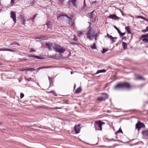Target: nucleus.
Wrapping results in <instances>:
<instances>
[{"mask_svg": "<svg viewBox=\"0 0 148 148\" xmlns=\"http://www.w3.org/2000/svg\"><path fill=\"white\" fill-rule=\"evenodd\" d=\"M97 36V34L95 30L90 29L87 33V38L90 40L95 38V40H97L96 37Z\"/></svg>", "mask_w": 148, "mask_h": 148, "instance_id": "nucleus-1", "label": "nucleus"}, {"mask_svg": "<svg viewBox=\"0 0 148 148\" xmlns=\"http://www.w3.org/2000/svg\"><path fill=\"white\" fill-rule=\"evenodd\" d=\"M131 87L129 83L125 82L124 83H119L117 84L114 87V89H117L121 88H126L129 89Z\"/></svg>", "mask_w": 148, "mask_h": 148, "instance_id": "nucleus-2", "label": "nucleus"}, {"mask_svg": "<svg viewBox=\"0 0 148 148\" xmlns=\"http://www.w3.org/2000/svg\"><path fill=\"white\" fill-rule=\"evenodd\" d=\"M60 17L62 19L66 20L67 23L70 26H73V22L72 19L71 18L69 17L67 15L61 14L60 15Z\"/></svg>", "mask_w": 148, "mask_h": 148, "instance_id": "nucleus-3", "label": "nucleus"}, {"mask_svg": "<svg viewBox=\"0 0 148 148\" xmlns=\"http://www.w3.org/2000/svg\"><path fill=\"white\" fill-rule=\"evenodd\" d=\"M53 48L55 51L60 53H63L65 51V49L59 45L54 44L53 46Z\"/></svg>", "mask_w": 148, "mask_h": 148, "instance_id": "nucleus-4", "label": "nucleus"}, {"mask_svg": "<svg viewBox=\"0 0 148 148\" xmlns=\"http://www.w3.org/2000/svg\"><path fill=\"white\" fill-rule=\"evenodd\" d=\"M105 123L102 122L100 121H99L95 122V129L97 130H102V125L103 124H104Z\"/></svg>", "mask_w": 148, "mask_h": 148, "instance_id": "nucleus-5", "label": "nucleus"}, {"mask_svg": "<svg viewBox=\"0 0 148 148\" xmlns=\"http://www.w3.org/2000/svg\"><path fill=\"white\" fill-rule=\"evenodd\" d=\"M11 17L13 19L14 23H15L16 22V15L14 12H11L10 13Z\"/></svg>", "mask_w": 148, "mask_h": 148, "instance_id": "nucleus-6", "label": "nucleus"}, {"mask_svg": "<svg viewBox=\"0 0 148 148\" xmlns=\"http://www.w3.org/2000/svg\"><path fill=\"white\" fill-rule=\"evenodd\" d=\"M109 18L112 19L119 20V18L115 14H110L109 16Z\"/></svg>", "mask_w": 148, "mask_h": 148, "instance_id": "nucleus-7", "label": "nucleus"}, {"mask_svg": "<svg viewBox=\"0 0 148 148\" xmlns=\"http://www.w3.org/2000/svg\"><path fill=\"white\" fill-rule=\"evenodd\" d=\"M144 126V125L143 123L139 121L136 125V128L137 129H139Z\"/></svg>", "mask_w": 148, "mask_h": 148, "instance_id": "nucleus-8", "label": "nucleus"}, {"mask_svg": "<svg viewBox=\"0 0 148 148\" xmlns=\"http://www.w3.org/2000/svg\"><path fill=\"white\" fill-rule=\"evenodd\" d=\"M80 129L79 125L77 126L75 125V130L76 133L77 134L79 132Z\"/></svg>", "mask_w": 148, "mask_h": 148, "instance_id": "nucleus-9", "label": "nucleus"}, {"mask_svg": "<svg viewBox=\"0 0 148 148\" xmlns=\"http://www.w3.org/2000/svg\"><path fill=\"white\" fill-rule=\"evenodd\" d=\"M142 134L144 137L145 138H148V131L145 130L143 131Z\"/></svg>", "mask_w": 148, "mask_h": 148, "instance_id": "nucleus-10", "label": "nucleus"}, {"mask_svg": "<svg viewBox=\"0 0 148 148\" xmlns=\"http://www.w3.org/2000/svg\"><path fill=\"white\" fill-rule=\"evenodd\" d=\"M46 45L47 46V47L49 50L51 49V47L53 48V46L54 45V44H52L51 43H46Z\"/></svg>", "mask_w": 148, "mask_h": 148, "instance_id": "nucleus-11", "label": "nucleus"}, {"mask_svg": "<svg viewBox=\"0 0 148 148\" xmlns=\"http://www.w3.org/2000/svg\"><path fill=\"white\" fill-rule=\"evenodd\" d=\"M93 13V11H92L91 13V14L90 16V18L91 20H92L94 21H95L96 20V16L94 15H92V13Z\"/></svg>", "mask_w": 148, "mask_h": 148, "instance_id": "nucleus-12", "label": "nucleus"}, {"mask_svg": "<svg viewBox=\"0 0 148 148\" xmlns=\"http://www.w3.org/2000/svg\"><path fill=\"white\" fill-rule=\"evenodd\" d=\"M101 97L103 98V99H104V100H105L106 99L108 98L107 94L106 93L103 94Z\"/></svg>", "mask_w": 148, "mask_h": 148, "instance_id": "nucleus-13", "label": "nucleus"}, {"mask_svg": "<svg viewBox=\"0 0 148 148\" xmlns=\"http://www.w3.org/2000/svg\"><path fill=\"white\" fill-rule=\"evenodd\" d=\"M101 97L103 98V99H104V100H105L106 99L108 98L107 94L106 93L103 94Z\"/></svg>", "mask_w": 148, "mask_h": 148, "instance_id": "nucleus-14", "label": "nucleus"}, {"mask_svg": "<svg viewBox=\"0 0 148 148\" xmlns=\"http://www.w3.org/2000/svg\"><path fill=\"white\" fill-rule=\"evenodd\" d=\"M28 56L29 57H34L35 58L38 59H41L39 57L36 56H33L31 54H29L28 55Z\"/></svg>", "mask_w": 148, "mask_h": 148, "instance_id": "nucleus-15", "label": "nucleus"}, {"mask_svg": "<svg viewBox=\"0 0 148 148\" xmlns=\"http://www.w3.org/2000/svg\"><path fill=\"white\" fill-rule=\"evenodd\" d=\"M122 45L123 49L124 50L126 49L127 48V43L125 42H123L122 43Z\"/></svg>", "mask_w": 148, "mask_h": 148, "instance_id": "nucleus-16", "label": "nucleus"}, {"mask_svg": "<svg viewBox=\"0 0 148 148\" xmlns=\"http://www.w3.org/2000/svg\"><path fill=\"white\" fill-rule=\"evenodd\" d=\"M106 70L105 69L100 70H98L96 72V74H97L101 73H104L106 72Z\"/></svg>", "mask_w": 148, "mask_h": 148, "instance_id": "nucleus-17", "label": "nucleus"}, {"mask_svg": "<svg viewBox=\"0 0 148 148\" xmlns=\"http://www.w3.org/2000/svg\"><path fill=\"white\" fill-rule=\"evenodd\" d=\"M136 79V80H145V79L142 76H139L137 77Z\"/></svg>", "mask_w": 148, "mask_h": 148, "instance_id": "nucleus-18", "label": "nucleus"}, {"mask_svg": "<svg viewBox=\"0 0 148 148\" xmlns=\"http://www.w3.org/2000/svg\"><path fill=\"white\" fill-rule=\"evenodd\" d=\"M108 37L111 40L116 38H113L112 36L109 35L108 33H107V36H105V37Z\"/></svg>", "mask_w": 148, "mask_h": 148, "instance_id": "nucleus-19", "label": "nucleus"}, {"mask_svg": "<svg viewBox=\"0 0 148 148\" xmlns=\"http://www.w3.org/2000/svg\"><path fill=\"white\" fill-rule=\"evenodd\" d=\"M51 66H43L42 67H38L36 69H35L36 70H37L38 71L40 69H41L42 68H49L51 67Z\"/></svg>", "mask_w": 148, "mask_h": 148, "instance_id": "nucleus-20", "label": "nucleus"}, {"mask_svg": "<svg viewBox=\"0 0 148 148\" xmlns=\"http://www.w3.org/2000/svg\"><path fill=\"white\" fill-rule=\"evenodd\" d=\"M125 30L127 32L128 34L131 33L130 27L129 26L125 27Z\"/></svg>", "mask_w": 148, "mask_h": 148, "instance_id": "nucleus-21", "label": "nucleus"}, {"mask_svg": "<svg viewBox=\"0 0 148 148\" xmlns=\"http://www.w3.org/2000/svg\"><path fill=\"white\" fill-rule=\"evenodd\" d=\"M81 90V87H79L76 90L75 92L76 93H78L80 92Z\"/></svg>", "mask_w": 148, "mask_h": 148, "instance_id": "nucleus-22", "label": "nucleus"}, {"mask_svg": "<svg viewBox=\"0 0 148 148\" xmlns=\"http://www.w3.org/2000/svg\"><path fill=\"white\" fill-rule=\"evenodd\" d=\"M97 100L99 101H105L104 99H103L101 96L97 98Z\"/></svg>", "mask_w": 148, "mask_h": 148, "instance_id": "nucleus-23", "label": "nucleus"}, {"mask_svg": "<svg viewBox=\"0 0 148 148\" xmlns=\"http://www.w3.org/2000/svg\"><path fill=\"white\" fill-rule=\"evenodd\" d=\"M118 33L119 34L120 36H124L125 34V33H123L120 31L118 32Z\"/></svg>", "mask_w": 148, "mask_h": 148, "instance_id": "nucleus-24", "label": "nucleus"}, {"mask_svg": "<svg viewBox=\"0 0 148 148\" xmlns=\"http://www.w3.org/2000/svg\"><path fill=\"white\" fill-rule=\"evenodd\" d=\"M148 31V26L146 27L145 29H143L142 30V32L144 33H145Z\"/></svg>", "mask_w": 148, "mask_h": 148, "instance_id": "nucleus-25", "label": "nucleus"}, {"mask_svg": "<svg viewBox=\"0 0 148 148\" xmlns=\"http://www.w3.org/2000/svg\"><path fill=\"white\" fill-rule=\"evenodd\" d=\"M72 2V4L74 6H76V0H72L71 1Z\"/></svg>", "mask_w": 148, "mask_h": 148, "instance_id": "nucleus-26", "label": "nucleus"}, {"mask_svg": "<svg viewBox=\"0 0 148 148\" xmlns=\"http://www.w3.org/2000/svg\"><path fill=\"white\" fill-rule=\"evenodd\" d=\"M73 40L74 41H76L78 40L77 37L75 35L73 36Z\"/></svg>", "mask_w": 148, "mask_h": 148, "instance_id": "nucleus-27", "label": "nucleus"}, {"mask_svg": "<svg viewBox=\"0 0 148 148\" xmlns=\"http://www.w3.org/2000/svg\"><path fill=\"white\" fill-rule=\"evenodd\" d=\"M36 69L34 68L29 69L27 70V71H33L36 70Z\"/></svg>", "mask_w": 148, "mask_h": 148, "instance_id": "nucleus-28", "label": "nucleus"}, {"mask_svg": "<svg viewBox=\"0 0 148 148\" xmlns=\"http://www.w3.org/2000/svg\"><path fill=\"white\" fill-rule=\"evenodd\" d=\"M147 37H148V36L147 34L142 35L140 38H147Z\"/></svg>", "mask_w": 148, "mask_h": 148, "instance_id": "nucleus-29", "label": "nucleus"}, {"mask_svg": "<svg viewBox=\"0 0 148 148\" xmlns=\"http://www.w3.org/2000/svg\"><path fill=\"white\" fill-rule=\"evenodd\" d=\"M91 48L93 49H96V46H95V43H94L93 44V45L91 47Z\"/></svg>", "mask_w": 148, "mask_h": 148, "instance_id": "nucleus-30", "label": "nucleus"}, {"mask_svg": "<svg viewBox=\"0 0 148 148\" xmlns=\"http://www.w3.org/2000/svg\"><path fill=\"white\" fill-rule=\"evenodd\" d=\"M136 18H141L145 20H146V21L147 20L145 19L142 16H138L136 17Z\"/></svg>", "mask_w": 148, "mask_h": 148, "instance_id": "nucleus-31", "label": "nucleus"}, {"mask_svg": "<svg viewBox=\"0 0 148 148\" xmlns=\"http://www.w3.org/2000/svg\"><path fill=\"white\" fill-rule=\"evenodd\" d=\"M123 133V132L121 129H119V130H118L116 132V133Z\"/></svg>", "mask_w": 148, "mask_h": 148, "instance_id": "nucleus-32", "label": "nucleus"}, {"mask_svg": "<svg viewBox=\"0 0 148 148\" xmlns=\"http://www.w3.org/2000/svg\"><path fill=\"white\" fill-rule=\"evenodd\" d=\"M15 0H11L10 3L12 6L14 4V1Z\"/></svg>", "mask_w": 148, "mask_h": 148, "instance_id": "nucleus-33", "label": "nucleus"}, {"mask_svg": "<svg viewBox=\"0 0 148 148\" xmlns=\"http://www.w3.org/2000/svg\"><path fill=\"white\" fill-rule=\"evenodd\" d=\"M142 41H145V42L148 43V39L144 38L142 39Z\"/></svg>", "mask_w": 148, "mask_h": 148, "instance_id": "nucleus-34", "label": "nucleus"}, {"mask_svg": "<svg viewBox=\"0 0 148 148\" xmlns=\"http://www.w3.org/2000/svg\"><path fill=\"white\" fill-rule=\"evenodd\" d=\"M20 98H22L24 97V94L23 93H21L20 94Z\"/></svg>", "mask_w": 148, "mask_h": 148, "instance_id": "nucleus-35", "label": "nucleus"}, {"mask_svg": "<svg viewBox=\"0 0 148 148\" xmlns=\"http://www.w3.org/2000/svg\"><path fill=\"white\" fill-rule=\"evenodd\" d=\"M36 14H35L33 16V17L31 18V19L32 21H33L35 17H36Z\"/></svg>", "mask_w": 148, "mask_h": 148, "instance_id": "nucleus-36", "label": "nucleus"}, {"mask_svg": "<svg viewBox=\"0 0 148 148\" xmlns=\"http://www.w3.org/2000/svg\"><path fill=\"white\" fill-rule=\"evenodd\" d=\"M29 52L32 53L33 52H35V50L34 49H31L30 51H29Z\"/></svg>", "mask_w": 148, "mask_h": 148, "instance_id": "nucleus-37", "label": "nucleus"}, {"mask_svg": "<svg viewBox=\"0 0 148 148\" xmlns=\"http://www.w3.org/2000/svg\"><path fill=\"white\" fill-rule=\"evenodd\" d=\"M114 27L115 29L118 32L120 31L119 29L116 26H114Z\"/></svg>", "mask_w": 148, "mask_h": 148, "instance_id": "nucleus-38", "label": "nucleus"}, {"mask_svg": "<svg viewBox=\"0 0 148 148\" xmlns=\"http://www.w3.org/2000/svg\"><path fill=\"white\" fill-rule=\"evenodd\" d=\"M122 40H123L124 41H126L127 40V38L125 36H124L122 38Z\"/></svg>", "mask_w": 148, "mask_h": 148, "instance_id": "nucleus-39", "label": "nucleus"}, {"mask_svg": "<svg viewBox=\"0 0 148 148\" xmlns=\"http://www.w3.org/2000/svg\"><path fill=\"white\" fill-rule=\"evenodd\" d=\"M108 50H106L105 49H103V51L102 52L103 53H105Z\"/></svg>", "mask_w": 148, "mask_h": 148, "instance_id": "nucleus-40", "label": "nucleus"}, {"mask_svg": "<svg viewBox=\"0 0 148 148\" xmlns=\"http://www.w3.org/2000/svg\"><path fill=\"white\" fill-rule=\"evenodd\" d=\"M61 108V107H60V108L55 107V108H52V109H60Z\"/></svg>", "mask_w": 148, "mask_h": 148, "instance_id": "nucleus-41", "label": "nucleus"}, {"mask_svg": "<svg viewBox=\"0 0 148 148\" xmlns=\"http://www.w3.org/2000/svg\"><path fill=\"white\" fill-rule=\"evenodd\" d=\"M51 92L52 93V94L54 95H55V94H56V93H55V92H54V91H50V92Z\"/></svg>", "mask_w": 148, "mask_h": 148, "instance_id": "nucleus-42", "label": "nucleus"}, {"mask_svg": "<svg viewBox=\"0 0 148 148\" xmlns=\"http://www.w3.org/2000/svg\"><path fill=\"white\" fill-rule=\"evenodd\" d=\"M145 85V84H143L140 85L139 86L140 87V88L142 87L143 86H144Z\"/></svg>", "mask_w": 148, "mask_h": 148, "instance_id": "nucleus-43", "label": "nucleus"}, {"mask_svg": "<svg viewBox=\"0 0 148 148\" xmlns=\"http://www.w3.org/2000/svg\"><path fill=\"white\" fill-rule=\"evenodd\" d=\"M78 34H79V35H81L83 34V33L80 31H79L78 32Z\"/></svg>", "mask_w": 148, "mask_h": 148, "instance_id": "nucleus-44", "label": "nucleus"}, {"mask_svg": "<svg viewBox=\"0 0 148 148\" xmlns=\"http://www.w3.org/2000/svg\"><path fill=\"white\" fill-rule=\"evenodd\" d=\"M118 9L119 10H120V11L121 12L122 15H125V14L123 13L122 11H121L120 10H119V9Z\"/></svg>", "mask_w": 148, "mask_h": 148, "instance_id": "nucleus-45", "label": "nucleus"}, {"mask_svg": "<svg viewBox=\"0 0 148 148\" xmlns=\"http://www.w3.org/2000/svg\"><path fill=\"white\" fill-rule=\"evenodd\" d=\"M60 1H61L62 3H63L64 2V0H60Z\"/></svg>", "mask_w": 148, "mask_h": 148, "instance_id": "nucleus-46", "label": "nucleus"}, {"mask_svg": "<svg viewBox=\"0 0 148 148\" xmlns=\"http://www.w3.org/2000/svg\"><path fill=\"white\" fill-rule=\"evenodd\" d=\"M114 39H114L112 40L113 41V42H115V40H114Z\"/></svg>", "mask_w": 148, "mask_h": 148, "instance_id": "nucleus-47", "label": "nucleus"}, {"mask_svg": "<svg viewBox=\"0 0 148 148\" xmlns=\"http://www.w3.org/2000/svg\"><path fill=\"white\" fill-rule=\"evenodd\" d=\"M75 86H76V85H75V84L74 86V88H75Z\"/></svg>", "mask_w": 148, "mask_h": 148, "instance_id": "nucleus-48", "label": "nucleus"}, {"mask_svg": "<svg viewBox=\"0 0 148 148\" xmlns=\"http://www.w3.org/2000/svg\"><path fill=\"white\" fill-rule=\"evenodd\" d=\"M49 80H50V78H49Z\"/></svg>", "mask_w": 148, "mask_h": 148, "instance_id": "nucleus-49", "label": "nucleus"}, {"mask_svg": "<svg viewBox=\"0 0 148 148\" xmlns=\"http://www.w3.org/2000/svg\"><path fill=\"white\" fill-rule=\"evenodd\" d=\"M147 35L148 37V34H147Z\"/></svg>", "mask_w": 148, "mask_h": 148, "instance_id": "nucleus-50", "label": "nucleus"}, {"mask_svg": "<svg viewBox=\"0 0 148 148\" xmlns=\"http://www.w3.org/2000/svg\"><path fill=\"white\" fill-rule=\"evenodd\" d=\"M85 2V0H84V3Z\"/></svg>", "mask_w": 148, "mask_h": 148, "instance_id": "nucleus-51", "label": "nucleus"}, {"mask_svg": "<svg viewBox=\"0 0 148 148\" xmlns=\"http://www.w3.org/2000/svg\"><path fill=\"white\" fill-rule=\"evenodd\" d=\"M70 0H69V1H70Z\"/></svg>", "mask_w": 148, "mask_h": 148, "instance_id": "nucleus-52", "label": "nucleus"}, {"mask_svg": "<svg viewBox=\"0 0 148 148\" xmlns=\"http://www.w3.org/2000/svg\"><path fill=\"white\" fill-rule=\"evenodd\" d=\"M1 51H3V50H1Z\"/></svg>", "mask_w": 148, "mask_h": 148, "instance_id": "nucleus-53", "label": "nucleus"}, {"mask_svg": "<svg viewBox=\"0 0 148 148\" xmlns=\"http://www.w3.org/2000/svg\"><path fill=\"white\" fill-rule=\"evenodd\" d=\"M147 47L148 48V46H147Z\"/></svg>", "mask_w": 148, "mask_h": 148, "instance_id": "nucleus-54", "label": "nucleus"}]
</instances>
